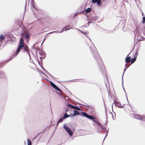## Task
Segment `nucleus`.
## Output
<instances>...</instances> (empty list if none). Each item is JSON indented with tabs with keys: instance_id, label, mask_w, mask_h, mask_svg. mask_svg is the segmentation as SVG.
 Wrapping results in <instances>:
<instances>
[{
	"instance_id": "obj_1",
	"label": "nucleus",
	"mask_w": 145,
	"mask_h": 145,
	"mask_svg": "<svg viewBox=\"0 0 145 145\" xmlns=\"http://www.w3.org/2000/svg\"><path fill=\"white\" fill-rule=\"evenodd\" d=\"M93 45L90 46V50L93 57L97 61L101 72L103 74H105L107 77L104 64L97 50L92 43Z\"/></svg>"
},
{
	"instance_id": "obj_2",
	"label": "nucleus",
	"mask_w": 145,
	"mask_h": 145,
	"mask_svg": "<svg viewBox=\"0 0 145 145\" xmlns=\"http://www.w3.org/2000/svg\"><path fill=\"white\" fill-rule=\"evenodd\" d=\"M24 46V40L23 39H22V38H21L20 39L19 43L16 51L12 54V57L9 60V61H10L13 58L16 56L19 53L20 50L23 49V48Z\"/></svg>"
},
{
	"instance_id": "obj_3",
	"label": "nucleus",
	"mask_w": 145,
	"mask_h": 145,
	"mask_svg": "<svg viewBox=\"0 0 145 145\" xmlns=\"http://www.w3.org/2000/svg\"><path fill=\"white\" fill-rule=\"evenodd\" d=\"M74 113L72 115V116H75L76 115H80L81 116H84L87 118L90 119L93 121L96 120V118L88 114L87 113L82 112H81L82 114H80V112L78 111L75 110H73Z\"/></svg>"
},
{
	"instance_id": "obj_4",
	"label": "nucleus",
	"mask_w": 145,
	"mask_h": 145,
	"mask_svg": "<svg viewBox=\"0 0 145 145\" xmlns=\"http://www.w3.org/2000/svg\"><path fill=\"white\" fill-rule=\"evenodd\" d=\"M93 121L95 122L99 126V127L98 128V131L99 132L101 133V131H103L106 132V135L105 137L104 138V140L105 137L108 134V130L107 131L106 130V129L104 126L102 125L100 123L97 121L96 120H94V121Z\"/></svg>"
},
{
	"instance_id": "obj_5",
	"label": "nucleus",
	"mask_w": 145,
	"mask_h": 145,
	"mask_svg": "<svg viewBox=\"0 0 145 145\" xmlns=\"http://www.w3.org/2000/svg\"><path fill=\"white\" fill-rule=\"evenodd\" d=\"M63 127L66 131L69 134L70 136V137L72 136L73 134V132L71 131L70 128L67 125H64Z\"/></svg>"
},
{
	"instance_id": "obj_6",
	"label": "nucleus",
	"mask_w": 145,
	"mask_h": 145,
	"mask_svg": "<svg viewBox=\"0 0 145 145\" xmlns=\"http://www.w3.org/2000/svg\"><path fill=\"white\" fill-rule=\"evenodd\" d=\"M92 2L94 4L97 3V5L99 6H100L102 4L101 0H92Z\"/></svg>"
},
{
	"instance_id": "obj_7",
	"label": "nucleus",
	"mask_w": 145,
	"mask_h": 145,
	"mask_svg": "<svg viewBox=\"0 0 145 145\" xmlns=\"http://www.w3.org/2000/svg\"><path fill=\"white\" fill-rule=\"evenodd\" d=\"M113 100L115 103V105L116 106H117L119 108H122L124 107V104H123V105H122L121 103L119 102L114 101V100Z\"/></svg>"
},
{
	"instance_id": "obj_8",
	"label": "nucleus",
	"mask_w": 145,
	"mask_h": 145,
	"mask_svg": "<svg viewBox=\"0 0 145 145\" xmlns=\"http://www.w3.org/2000/svg\"><path fill=\"white\" fill-rule=\"evenodd\" d=\"M134 118L137 120H142L143 119V117L141 115L139 114H135L134 115Z\"/></svg>"
},
{
	"instance_id": "obj_9",
	"label": "nucleus",
	"mask_w": 145,
	"mask_h": 145,
	"mask_svg": "<svg viewBox=\"0 0 145 145\" xmlns=\"http://www.w3.org/2000/svg\"><path fill=\"white\" fill-rule=\"evenodd\" d=\"M127 69H126V68H125V69H124V71H123V74L122 76V86H123V88L124 90V91H125V93H126V91H125V89H124V87H123V75H124V72H125V71ZM125 95H126V97H127V101H128V103H129V102H128V99H127V95H126V94H125ZM129 105H130V104H129Z\"/></svg>"
},
{
	"instance_id": "obj_10",
	"label": "nucleus",
	"mask_w": 145,
	"mask_h": 145,
	"mask_svg": "<svg viewBox=\"0 0 145 145\" xmlns=\"http://www.w3.org/2000/svg\"><path fill=\"white\" fill-rule=\"evenodd\" d=\"M87 105L86 106V105H82V104L81 105H83V106H85L86 107H89L90 108H89V110H90V112H93L94 111V109H93V108L92 107H91V106H90L89 105L86 104Z\"/></svg>"
},
{
	"instance_id": "obj_11",
	"label": "nucleus",
	"mask_w": 145,
	"mask_h": 145,
	"mask_svg": "<svg viewBox=\"0 0 145 145\" xmlns=\"http://www.w3.org/2000/svg\"><path fill=\"white\" fill-rule=\"evenodd\" d=\"M129 54L128 55L125 59V62L126 63L129 62L131 60V57L130 56H128Z\"/></svg>"
},
{
	"instance_id": "obj_12",
	"label": "nucleus",
	"mask_w": 145,
	"mask_h": 145,
	"mask_svg": "<svg viewBox=\"0 0 145 145\" xmlns=\"http://www.w3.org/2000/svg\"><path fill=\"white\" fill-rule=\"evenodd\" d=\"M5 77V75L3 71H0V78H3Z\"/></svg>"
},
{
	"instance_id": "obj_13",
	"label": "nucleus",
	"mask_w": 145,
	"mask_h": 145,
	"mask_svg": "<svg viewBox=\"0 0 145 145\" xmlns=\"http://www.w3.org/2000/svg\"><path fill=\"white\" fill-rule=\"evenodd\" d=\"M38 50L39 51V53L40 54V55L42 56L44 55V54H45L44 52L42 49L40 50V48H39Z\"/></svg>"
},
{
	"instance_id": "obj_14",
	"label": "nucleus",
	"mask_w": 145,
	"mask_h": 145,
	"mask_svg": "<svg viewBox=\"0 0 145 145\" xmlns=\"http://www.w3.org/2000/svg\"><path fill=\"white\" fill-rule=\"evenodd\" d=\"M72 108L74 109L75 110H76L78 111H80L81 110V108H80L78 106H75L73 105Z\"/></svg>"
},
{
	"instance_id": "obj_15",
	"label": "nucleus",
	"mask_w": 145,
	"mask_h": 145,
	"mask_svg": "<svg viewBox=\"0 0 145 145\" xmlns=\"http://www.w3.org/2000/svg\"><path fill=\"white\" fill-rule=\"evenodd\" d=\"M24 38L25 39H27V41H29V40L30 38V36L28 34L25 33L24 35Z\"/></svg>"
},
{
	"instance_id": "obj_16",
	"label": "nucleus",
	"mask_w": 145,
	"mask_h": 145,
	"mask_svg": "<svg viewBox=\"0 0 145 145\" xmlns=\"http://www.w3.org/2000/svg\"><path fill=\"white\" fill-rule=\"evenodd\" d=\"M22 49L24 50L23 51V52H27V51L29 50L28 47L26 45H24V46L23 47Z\"/></svg>"
},
{
	"instance_id": "obj_17",
	"label": "nucleus",
	"mask_w": 145,
	"mask_h": 145,
	"mask_svg": "<svg viewBox=\"0 0 145 145\" xmlns=\"http://www.w3.org/2000/svg\"><path fill=\"white\" fill-rule=\"evenodd\" d=\"M5 39V37L3 35H1L0 36V43H2V41H3Z\"/></svg>"
},
{
	"instance_id": "obj_18",
	"label": "nucleus",
	"mask_w": 145,
	"mask_h": 145,
	"mask_svg": "<svg viewBox=\"0 0 145 145\" xmlns=\"http://www.w3.org/2000/svg\"><path fill=\"white\" fill-rule=\"evenodd\" d=\"M54 88L56 90L58 91L61 93H63L62 91L56 85L55 87Z\"/></svg>"
},
{
	"instance_id": "obj_19",
	"label": "nucleus",
	"mask_w": 145,
	"mask_h": 145,
	"mask_svg": "<svg viewBox=\"0 0 145 145\" xmlns=\"http://www.w3.org/2000/svg\"><path fill=\"white\" fill-rule=\"evenodd\" d=\"M136 59V58L135 57H134V58L132 59H131V64L133 63L135 61Z\"/></svg>"
},
{
	"instance_id": "obj_20",
	"label": "nucleus",
	"mask_w": 145,
	"mask_h": 145,
	"mask_svg": "<svg viewBox=\"0 0 145 145\" xmlns=\"http://www.w3.org/2000/svg\"><path fill=\"white\" fill-rule=\"evenodd\" d=\"M49 83L51 85V86L53 87L54 88L56 86V85L54 83L52 82L51 81H49Z\"/></svg>"
},
{
	"instance_id": "obj_21",
	"label": "nucleus",
	"mask_w": 145,
	"mask_h": 145,
	"mask_svg": "<svg viewBox=\"0 0 145 145\" xmlns=\"http://www.w3.org/2000/svg\"><path fill=\"white\" fill-rule=\"evenodd\" d=\"M68 117H69V115H68L66 112L64 114L63 116L64 119H65Z\"/></svg>"
},
{
	"instance_id": "obj_22",
	"label": "nucleus",
	"mask_w": 145,
	"mask_h": 145,
	"mask_svg": "<svg viewBox=\"0 0 145 145\" xmlns=\"http://www.w3.org/2000/svg\"><path fill=\"white\" fill-rule=\"evenodd\" d=\"M91 10V8H88L86 10L85 12H89Z\"/></svg>"
},
{
	"instance_id": "obj_23",
	"label": "nucleus",
	"mask_w": 145,
	"mask_h": 145,
	"mask_svg": "<svg viewBox=\"0 0 145 145\" xmlns=\"http://www.w3.org/2000/svg\"><path fill=\"white\" fill-rule=\"evenodd\" d=\"M73 105L70 104L69 103H68L67 104V106L69 108H72L73 107Z\"/></svg>"
},
{
	"instance_id": "obj_24",
	"label": "nucleus",
	"mask_w": 145,
	"mask_h": 145,
	"mask_svg": "<svg viewBox=\"0 0 145 145\" xmlns=\"http://www.w3.org/2000/svg\"><path fill=\"white\" fill-rule=\"evenodd\" d=\"M70 27L69 25L65 27H64L63 29H64L65 31H66L70 29V28H69V27Z\"/></svg>"
},
{
	"instance_id": "obj_25",
	"label": "nucleus",
	"mask_w": 145,
	"mask_h": 145,
	"mask_svg": "<svg viewBox=\"0 0 145 145\" xmlns=\"http://www.w3.org/2000/svg\"><path fill=\"white\" fill-rule=\"evenodd\" d=\"M27 145H31V142L29 139H28L27 140Z\"/></svg>"
},
{
	"instance_id": "obj_26",
	"label": "nucleus",
	"mask_w": 145,
	"mask_h": 145,
	"mask_svg": "<svg viewBox=\"0 0 145 145\" xmlns=\"http://www.w3.org/2000/svg\"><path fill=\"white\" fill-rule=\"evenodd\" d=\"M62 117V116L58 120V121L59 122L61 123V122L63 121V120L64 119Z\"/></svg>"
},
{
	"instance_id": "obj_27",
	"label": "nucleus",
	"mask_w": 145,
	"mask_h": 145,
	"mask_svg": "<svg viewBox=\"0 0 145 145\" xmlns=\"http://www.w3.org/2000/svg\"><path fill=\"white\" fill-rule=\"evenodd\" d=\"M35 4H31V5L32 6V7L33 8L35 9V10H37L38 9V8H37L36 7L35 5Z\"/></svg>"
},
{
	"instance_id": "obj_28",
	"label": "nucleus",
	"mask_w": 145,
	"mask_h": 145,
	"mask_svg": "<svg viewBox=\"0 0 145 145\" xmlns=\"http://www.w3.org/2000/svg\"><path fill=\"white\" fill-rule=\"evenodd\" d=\"M77 29L78 30L80 31L83 34H88V32H83L82 31H81L80 30V29Z\"/></svg>"
},
{
	"instance_id": "obj_29",
	"label": "nucleus",
	"mask_w": 145,
	"mask_h": 145,
	"mask_svg": "<svg viewBox=\"0 0 145 145\" xmlns=\"http://www.w3.org/2000/svg\"><path fill=\"white\" fill-rule=\"evenodd\" d=\"M142 22L143 24L145 23V16L143 17Z\"/></svg>"
},
{
	"instance_id": "obj_30",
	"label": "nucleus",
	"mask_w": 145,
	"mask_h": 145,
	"mask_svg": "<svg viewBox=\"0 0 145 145\" xmlns=\"http://www.w3.org/2000/svg\"><path fill=\"white\" fill-rule=\"evenodd\" d=\"M138 54V51H136L135 52V54L134 56V57H136V58H137V57Z\"/></svg>"
},
{
	"instance_id": "obj_31",
	"label": "nucleus",
	"mask_w": 145,
	"mask_h": 145,
	"mask_svg": "<svg viewBox=\"0 0 145 145\" xmlns=\"http://www.w3.org/2000/svg\"><path fill=\"white\" fill-rule=\"evenodd\" d=\"M41 74L45 76L46 77L48 78V76L42 71H41Z\"/></svg>"
},
{
	"instance_id": "obj_32",
	"label": "nucleus",
	"mask_w": 145,
	"mask_h": 145,
	"mask_svg": "<svg viewBox=\"0 0 145 145\" xmlns=\"http://www.w3.org/2000/svg\"><path fill=\"white\" fill-rule=\"evenodd\" d=\"M49 75L50 76L51 78H52L53 79H55L56 78H55L52 75L50 74Z\"/></svg>"
},
{
	"instance_id": "obj_33",
	"label": "nucleus",
	"mask_w": 145,
	"mask_h": 145,
	"mask_svg": "<svg viewBox=\"0 0 145 145\" xmlns=\"http://www.w3.org/2000/svg\"><path fill=\"white\" fill-rule=\"evenodd\" d=\"M32 4H35V2L34 0H31V5Z\"/></svg>"
},
{
	"instance_id": "obj_34",
	"label": "nucleus",
	"mask_w": 145,
	"mask_h": 145,
	"mask_svg": "<svg viewBox=\"0 0 145 145\" xmlns=\"http://www.w3.org/2000/svg\"><path fill=\"white\" fill-rule=\"evenodd\" d=\"M26 52L29 55V57H30V58H31V56H30L29 52V50L27 51Z\"/></svg>"
},
{
	"instance_id": "obj_35",
	"label": "nucleus",
	"mask_w": 145,
	"mask_h": 145,
	"mask_svg": "<svg viewBox=\"0 0 145 145\" xmlns=\"http://www.w3.org/2000/svg\"><path fill=\"white\" fill-rule=\"evenodd\" d=\"M42 58L43 59H44L45 57L46 54H44V55H42Z\"/></svg>"
},
{
	"instance_id": "obj_36",
	"label": "nucleus",
	"mask_w": 145,
	"mask_h": 145,
	"mask_svg": "<svg viewBox=\"0 0 145 145\" xmlns=\"http://www.w3.org/2000/svg\"><path fill=\"white\" fill-rule=\"evenodd\" d=\"M38 63L41 67H42V65H40V63L39 59H38Z\"/></svg>"
},
{
	"instance_id": "obj_37",
	"label": "nucleus",
	"mask_w": 145,
	"mask_h": 145,
	"mask_svg": "<svg viewBox=\"0 0 145 145\" xmlns=\"http://www.w3.org/2000/svg\"><path fill=\"white\" fill-rule=\"evenodd\" d=\"M143 117V119H142V120L144 121H145V116L144 115L142 116Z\"/></svg>"
},
{
	"instance_id": "obj_38",
	"label": "nucleus",
	"mask_w": 145,
	"mask_h": 145,
	"mask_svg": "<svg viewBox=\"0 0 145 145\" xmlns=\"http://www.w3.org/2000/svg\"><path fill=\"white\" fill-rule=\"evenodd\" d=\"M48 75H49V74H50L48 71H46L45 72Z\"/></svg>"
},
{
	"instance_id": "obj_39",
	"label": "nucleus",
	"mask_w": 145,
	"mask_h": 145,
	"mask_svg": "<svg viewBox=\"0 0 145 145\" xmlns=\"http://www.w3.org/2000/svg\"><path fill=\"white\" fill-rule=\"evenodd\" d=\"M48 75H49V74H50L48 71H46L45 72Z\"/></svg>"
},
{
	"instance_id": "obj_40",
	"label": "nucleus",
	"mask_w": 145,
	"mask_h": 145,
	"mask_svg": "<svg viewBox=\"0 0 145 145\" xmlns=\"http://www.w3.org/2000/svg\"><path fill=\"white\" fill-rule=\"evenodd\" d=\"M54 33H59V31H54Z\"/></svg>"
},
{
	"instance_id": "obj_41",
	"label": "nucleus",
	"mask_w": 145,
	"mask_h": 145,
	"mask_svg": "<svg viewBox=\"0 0 145 145\" xmlns=\"http://www.w3.org/2000/svg\"><path fill=\"white\" fill-rule=\"evenodd\" d=\"M42 57H40V61L41 62V63H40V64H42Z\"/></svg>"
},
{
	"instance_id": "obj_42",
	"label": "nucleus",
	"mask_w": 145,
	"mask_h": 145,
	"mask_svg": "<svg viewBox=\"0 0 145 145\" xmlns=\"http://www.w3.org/2000/svg\"><path fill=\"white\" fill-rule=\"evenodd\" d=\"M81 12H79L75 13L74 14V16H76L77 14H78L79 13H80Z\"/></svg>"
},
{
	"instance_id": "obj_43",
	"label": "nucleus",
	"mask_w": 145,
	"mask_h": 145,
	"mask_svg": "<svg viewBox=\"0 0 145 145\" xmlns=\"http://www.w3.org/2000/svg\"><path fill=\"white\" fill-rule=\"evenodd\" d=\"M125 66H127V67L128 68V67H129L130 65H127V64L126 63V64H125Z\"/></svg>"
},
{
	"instance_id": "obj_44",
	"label": "nucleus",
	"mask_w": 145,
	"mask_h": 145,
	"mask_svg": "<svg viewBox=\"0 0 145 145\" xmlns=\"http://www.w3.org/2000/svg\"><path fill=\"white\" fill-rule=\"evenodd\" d=\"M35 44H36L35 43V44L33 45V49H36V48H35V47H34V46H35Z\"/></svg>"
},
{
	"instance_id": "obj_45",
	"label": "nucleus",
	"mask_w": 145,
	"mask_h": 145,
	"mask_svg": "<svg viewBox=\"0 0 145 145\" xmlns=\"http://www.w3.org/2000/svg\"><path fill=\"white\" fill-rule=\"evenodd\" d=\"M85 35L88 39H89L91 41V39L90 38H89V37L87 35Z\"/></svg>"
},
{
	"instance_id": "obj_46",
	"label": "nucleus",
	"mask_w": 145,
	"mask_h": 145,
	"mask_svg": "<svg viewBox=\"0 0 145 145\" xmlns=\"http://www.w3.org/2000/svg\"><path fill=\"white\" fill-rule=\"evenodd\" d=\"M63 30H64V29H63H63L62 30H61V31H60V32H59V33H62L63 31Z\"/></svg>"
},
{
	"instance_id": "obj_47",
	"label": "nucleus",
	"mask_w": 145,
	"mask_h": 145,
	"mask_svg": "<svg viewBox=\"0 0 145 145\" xmlns=\"http://www.w3.org/2000/svg\"><path fill=\"white\" fill-rule=\"evenodd\" d=\"M26 3H25V11L26 9Z\"/></svg>"
},
{
	"instance_id": "obj_48",
	"label": "nucleus",
	"mask_w": 145,
	"mask_h": 145,
	"mask_svg": "<svg viewBox=\"0 0 145 145\" xmlns=\"http://www.w3.org/2000/svg\"><path fill=\"white\" fill-rule=\"evenodd\" d=\"M54 33V31L50 32L49 33H48V34H51V33Z\"/></svg>"
},
{
	"instance_id": "obj_49",
	"label": "nucleus",
	"mask_w": 145,
	"mask_h": 145,
	"mask_svg": "<svg viewBox=\"0 0 145 145\" xmlns=\"http://www.w3.org/2000/svg\"><path fill=\"white\" fill-rule=\"evenodd\" d=\"M110 114H111V115H112V118L113 119L114 118H113V114H112V112H110Z\"/></svg>"
},
{
	"instance_id": "obj_50",
	"label": "nucleus",
	"mask_w": 145,
	"mask_h": 145,
	"mask_svg": "<svg viewBox=\"0 0 145 145\" xmlns=\"http://www.w3.org/2000/svg\"><path fill=\"white\" fill-rule=\"evenodd\" d=\"M135 2L137 4V1H138L139 0H135Z\"/></svg>"
},
{
	"instance_id": "obj_51",
	"label": "nucleus",
	"mask_w": 145,
	"mask_h": 145,
	"mask_svg": "<svg viewBox=\"0 0 145 145\" xmlns=\"http://www.w3.org/2000/svg\"><path fill=\"white\" fill-rule=\"evenodd\" d=\"M112 110H113V106L112 105ZM113 111V112L115 114V116H116V113L115 112H114L113 111Z\"/></svg>"
},
{
	"instance_id": "obj_52",
	"label": "nucleus",
	"mask_w": 145,
	"mask_h": 145,
	"mask_svg": "<svg viewBox=\"0 0 145 145\" xmlns=\"http://www.w3.org/2000/svg\"><path fill=\"white\" fill-rule=\"evenodd\" d=\"M69 117H70V116L71 117H73V116H72V115L71 114H70L69 115Z\"/></svg>"
},
{
	"instance_id": "obj_53",
	"label": "nucleus",
	"mask_w": 145,
	"mask_h": 145,
	"mask_svg": "<svg viewBox=\"0 0 145 145\" xmlns=\"http://www.w3.org/2000/svg\"><path fill=\"white\" fill-rule=\"evenodd\" d=\"M59 123L60 122H59L58 121L57 122V124L56 126H57L58 125V124H59Z\"/></svg>"
},
{
	"instance_id": "obj_54",
	"label": "nucleus",
	"mask_w": 145,
	"mask_h": 145,
	"mask_svg": "<svg viewBox=\"0 0 145 145\" xmlns=\"http://www.w3.org/2000/svg\"><path fill=\"white\" fill-rule=\"evenodd\" d=\"M43 70L45 72L47 70L45 69L44 68V69H43Z\"/></svg>"
},
{
	"instance_id": "obj_55",
	"label": "nucleus",
	"mask_w": 145,
	"mask_h": 145,
	"mask_svg": "<svg viewBox=\"0 0 145 145\" xmlns=\"http://www.w3.org/2000/svg\"><path fill=\"white\" fill-rule=\"evenodd\" d=\"M110 91L109 92H108V95H110Z\"/></svg>"
},
{
	"instance_id": "obj_56",
	"label": "nucleus",
	"mask_w": 145,
	"mask_h": 145,
	"mask_svg": "<svg viewBox=\"0 0 145 145\" xmlns=\"http://www.w3.org/2000/svg\"><path fill=\"white\" fill-rule=\"evenodd\" d=\"M68 111V109H67L65 111L67 112Z\"/></svg>"
},
{
	"instance_id": "obj_57",
	"label": "nucleus",
	"mask_w": 145,
	"mask_h": 145,
	"mask_svg": "<svg viewBox=\"0 0 145 145\" xmlns=\"http://www.w3.org/2000/svg\"><path fill=\"white\" fill-rule=\"evenodd\" d=\"M106 119L107 120V119H108V117H107V114H106Z\"/></svg>"
},
{
	"instance_id": "obj_58",
	"label": "nucleus",
	"mask_w": 145,
	"mask_h": 145,
	"mask_svg": "<svg viewBox=\"0 0 145 145\" xmlns=\"http://www.w3.org/2000/svg\"><path fill=\"white\" fill-rule=\"evenodd\" d=\"M139 40H140V41H143V39H140Z\"/></svg>"
},
{
	"instance_id": "obj_59",
	"label": "nucleus",
	"mask_w": 145,
	"mask_h": 145,
	"mask_svg": "<svg viewBox=\"0 0 145 145\" xmlns=\"http://www.w3.org/2000/svg\"><path fill=\"white\" fill-rule=\"evenodd\" d=\"M45 39V38L44 39V40L42 41V43H43L44 42Z\"/></svg>"
},
{
	"instance_id": "obj_60",
	"label": "nucleus",
	"mask_w": 145,
	"mask_h": 145,
	"mask_svg": "<svg viewBox=\"0 0 145 145\" xmlns=\"http://www.w3.org/2000/svg\"><path fill=\"white\" fill-rule=\"evenodd\" d=\"M57 93L58 94H59V95H61V94H60V93H58V92H57Z\"/></svg>"
},
{
	"instance_id": "obj_61",
	"label": "nucleus",
	"mask_w": 145,
	"mask_h": 145,
	"mask_svg": "<svg viewBox=\"0 0 145 145\" xmlns=\"http://www.w3.org/2000/svg\"><path fill=\"white\" fill-rule=\"evenodd\" d=\"M42 69H44V68L42 67Z\"/></svg>"
},
{
	"instance_id": "obj_62",
	"label": "nucleus",
	"mask_w": 145,
	"mask_h": 145,
	"mask_svg": "<svg viewBox=\"0 0 145 145\" xmlns=\"http://www.w3.org/2000/svg\"><path fill=\"white\" fill-rule=\"evenodd\" d=\"M2 43H0V47H1V44Z\"/></svg>"
},
{
	"instance_id": "obj_63",
	"label": "nucleus",
	"mask_w": 145,
	"mask_h": 145,
	"mask_svg": "<svg viewBox=\"0 0 145 145\" xmlns=\"http://www.w3.org/2000/svg\"><path fill=\"white\" fill-rule=\"evenodd\" d=\"M125 67V68H126V69H127L128 68V67Z\"/></svg>"
},
{
	"instance_id": "obj_64",
	"label": "nucleus",
	"mask_w": 145,
	"mask_h": 145,
	"mask_svg": "<svg viewBox=\"0 0 145 145\" xmlns=\"http://www.w3.org/2000/svg\"><path fill=\"white\" fill-rule=\"evenodd\" d=\"M125 67V68H126V69H127L128 68V67Z\"/></svg>"
}]
</instances>
